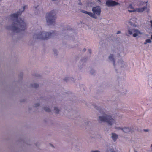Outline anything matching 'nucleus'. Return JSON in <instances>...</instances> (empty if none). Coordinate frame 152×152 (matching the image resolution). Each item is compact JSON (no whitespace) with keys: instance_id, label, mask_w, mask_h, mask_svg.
<instances>
[{"instance_id":"nucleus-12","label":"nucleus","mask_w":152,"mask_h":152,"mask_svg":"<svg viewBox=\"0 0 152 152\" xmlns=\"http://www.w3.org/2000/svg\"><path fill=\"white\" fill-rule=\"evenodd\" d=\"M111 137L114 141H115L118 138V136L115 133H112Z\"/></svg>"},{"instance_id":"nucleus-25","label":"nucleus","mask_w":152,"mask_h":152,"mask_svg":"<svg viewBox=\"0 0 152 152\" xmlns=\"http://www.w3.org/2000/svg\"><path fill=\"white\" fill-rule=\"evenodd\" d=\"M150 23H151V26L152 27V20H151Z\"/></svg>"},{"instance_id":"nucleus-34","label":"nucleus","mask_w":152,"mask_h":152,"mask_svg":"<svg viewBox=\"0 0 152 152\" xmlns=\"http://www.w3.org/2000/svg\"><path fill=\"white\" fill-rule=\"evenodd\" d=\"M134 152H137V151H135Z\"/></svg>"},{"instance_id":"nucleus-17","label":"nucleus","mask_w":152,"mask_h":152,"mask_svg":"<svg viewBox=\"0 0 152 152\" xmlns=\"http://www.w3.org/2000/svg\"><path fill=\"white\" fill-rule=\"evenodd\" d=\"M113 150V151H114V150L113 148H110L109 149H107L106 150L105 152H112V151Z\"/></svg>"},{"instance_id":"nucleus-23","label":"nucleus","mask_w":152,"mask_h":152,"mask_svg":"<svg viewBox=\"0 0 152 152\" xmlns=\"http://www.w3.org/2000/svg\"><path fill=\"white\" fill-rule=\"evenodd\" d=\"M78 4L80 5H81L82 4V3L80 1H78Z\"/></svg>"},{"instance_id":"nucleus-3","label":"nucleus","mask_w":152,"mask_h":152,"mask_svg":"<svg viewBox=\"0 0 152 152\" xmlns=\"http://www.w3.org/2000/svg\"><path fill=\"white\" fill-rule=\"evenodd\" d=\"M98 121L99 123L106 122L110 126L113 125L115 122L111 116L104 113L99 117Z\"/></svg>"},{"instance_id":"nucleus-4","label":"nucleus","mask_w":152,"mask_h":152,"mask_svg":"<svg viewBox=\"0 0 152 152\" xmlns=\"http://www.w3.org/2000/svg\"><path fill=\"white\" fill-rule=\"evenodd\" d=\"M148 2L147 1H144L143 2L142 1H140L138 6H143L144 7L142 8H137L136 9H135L132 4H130L129 7V8L130 9V10H128L130 12H142L147 9Z\"/></svg>"},{"instance_id":"nucleus-31","label":"nucleus","mask_w":152,"mask_h":152,"mask_svg":"<svg viewBox=\"0 0 152 152\" xmlns=\"http://www.w3.org/2000/svg\"><path fill=\"white\" fill-rule=\"evenodd\" d=\"M98 107H96V109L97 110H98Z\"/></svg>"},{"instance_id":"nucleus-22","label":"nucleus","mask_w":152,"mask_h":152,"mask_svg":"<svg viewBox=\"0 0 152 152\" xmlns=\"http://www.w3.org/2000/svg\"><path fill=\"white\" fill-rule=\"evenodd\" d=\"M91 152H100V151L98 150H92L91 151Z\"/></svg>"},{"instance_id":"nucleus-19","label":"nucleus","mask_w":152,"mask_h":152,"mask_svg":"<svg viewBox=\"0 0 152 152\" xmlns=\"http://www.w3.org/2000/svg\"><path fill=\"white\" fill-rule=\"evenodd\" d=\"M40 104H39V103H37L36 104H34V107H37L39 106Z\"/></svg>"},{"instance_id":"nucleus-16","label":"nucleus","mask_w":152,"mask_h":152,"mask_svg":"<svg viewBox=\"0 0 152 152\" xmlns=\"http://www.w3.org/2000/svg\"><path fill=\"white\" fill-rule=\"evenodd\" d=\"M44 110L46 112H49L51 111L50 109L47 107H44L43 108Z\"/></svg>"},{"instance_id":"nucleus-14","label":"nucleus","mask_w":152,"mask_h":152,"mask_svg":"<svg viewBox=\"0 0 152 152\" xmlns=\"http://www.w3.org/2000/svg\"><path fill=\"white\" fill-rule=\"evenodd\" d=\"M131 132V129L129 128H126L124 127V132Z\"/></svg>"},{"instance_id":"nucleus-24","label":"nucleus","mask_w":152,"mask_h":152,"mask_svg":"<svg viewBox=\"0 0 152 152\" xmlns=\"http://www.w3.org/2000/svg\"><path fill=\"white\" fill-rule=\"evenodd\" d=\"M86 51V49L85 48H84L82 50V52L84 53Z\"/></svg>"},{"instance_id":"nucleus-11","label":"nucleus","mask_w":152,"mask_h":152,"mask_svg":"<svg viewBox=\"0 0 152 152\" xmlns=\"http://www.w3.org/2000/svg\"><path fill=\"white\" fill-rule=\"evenodd\" d=\"M108 59L110 61L113 63L114 67L115 68V61L113 55L110 54L108 57Z\"/></svg>"},{"instance_id":"nucleus-15","label":"nucleus","mask_w":152,"mask_h":152,"mask_svg":"<svg viewBox=\"0 0 152 152\" xmlns=\"http://www.w3.org/2000/svg\"><path fill=\"white\" fill-rule=\"evenodd\" d=\"M54 110L55 111V113L57 114H58L59 113L60 110L58 109V108L55 107L54 108Z\"/></svg>"},{"instance_id":"nucleus-26","label":"nucleus","mask_w":152,"mask_h":152,"mask_svg":"<svg viewBox=\"0 0 152 152\" xmlns=\"http://www.w3.org/2000/svg\"><path fill=\"white\" fill-rule=\"evenodd\" d=\"M120 33H121V31H118L117 32V34H119Z\"/></svg>"},{"instance_id":"nucleus-21","label":"nucleus","mask_w":152,"mask_h":152,"mask_svg":"<svg viewBox=\"0 0 152 152\" xmlns=\"http://www.w3.org/2000/svg\"><path fill=\"white\" fill-rule=\"evenodd\" d=\"M53 51L54 54L55 56H56L57 55V50H53Z\"/></svg>"},{"instance_id":"nucleus-30","label":"nucleus","mask_w":152,"mask_h":152,"mask_svg":"<svg viewBox=\"0 0 152 152\" xmlns=\"http://www.w3.org/2000/svg\"><path fill=\"white\" fill-rule=\"evenodd\" d=\"M151 39H152V35H151Z\"/></svg>"},{"instance_id":"nucleus-7","label":"nucleus","mask_w":152,"mask_h":152,"mask_svg":"<svg viewBox=\"0 0 152 152\" xmlns=\"http://www.w3.org/2000/svg\"><path fill=\"white\" fill-rule=\"evenodd\" d=\"M92 11L94 15L99 16L101 12V9L100 6H96L92 8Z\"/></svg>"},{"instance_id":"nucleus-10","label":"nucleus","mask_w":152,"mask_h":152,"mask_svg":"<svg viewBox=\"0 0 152 152\" xmlns=\"http://www.w3.org/2000/svg\"><path fill=\"white\" fill-rule=\"evenodd\" d=\"M81 12L83 13L88 15L90 16L93 18L94 19H96L97 18V17L96 16V15H94L91 12H87L84 10H82L81 11Z\"/></svg>"},{"instance_id":"nucleus-33","label":"nucleus","mask_w":152,"mask_h":152,"mask_svg":"<svg viewBox=\"0 0 152 152\" xmlns=\"http://www.w3.org/2000/svg\"><path fill=\"white\" fill-rule=\"evenodd\" d=\"M151 147L152 148V144H151Z\"/></svg>"},{"instance_id":"nucleus-27","label":"nucleus","mask_w":152,"mask_h":152,"mask_svg":"<svg viewBox=\"0 0 152 152\" xmlns=\"http://www.w3.org/2000/svg\"><path fill=\"white\" fill-rule=\"evenodd\" d=\"M88 51H89V53H91V49H89L88 50Z\"/></svg>"},{"instance_id":"nucleus-5","label":"nucleus","mask_w":152,"mask_h":152,"mask_svg":"<svg viewBox=\"0 0 152 152\" xmlns=\"http://www.w3.org/2000/svg\"><path fill=\"white\" fill-rule=\"evenodd\" d=\"M46 19L48 25H50L55 22L56 18V13L55 11L53 10L49 13H47L46 15Z\"/></svg>"},{"instance_id":"nucleus-28","label":"nucleus","mask_w":152,"mask_h":152,"mask_svg":"<svg viewBox=\"0 0 152 152\" xmlns=\"http://www.w3.org/2000/svg\"><path fill=\"white\" fill-rule=\"evenodd\" d=\"M97 1H98L99 2V3H101V1L100 0H97Z\"/></svg>"},{"instance_id":"nucleus-8","label":"nucleus","mask_w":152,"mask_h":152,"mask_svg":"<svg viewBox=\"0 0 152 152\" xmlns=\"http://www.w3.org/2000/svg\"><path fill=\"white\" fill-rule=\"evenodd\" d=\"M106 4L108 7L113 6L119 4L118 2L112 0H108L106 2Z\"/></svg>"},{"instance_id":"nucleus-13","label":"nucleus","mask_w":152,"mask_h":152,"mask_svg":"<svg viewBox=\"0 0 152 152\" xmlns=\"http://www.w3.org/2000/svg\"><path fill=\"white\" fill-rule=\"evenodd\" d=\"M31 86L32 87L37 88L39 87V85L37 84L32 83L31 84Z\"/></svg>"},{"instance_id":"nucleus-2","label":"nucleus","mask_w":152,"mask_h":152,"mask_svg":"<svg viewBox=\"0 0 152 152\" xmlns=\"http://www.w3.org/2000/svg\"><path fill=\"white\" fill-rule=\"evenodd\" d=\"M56 31H53L50 32H46L41 31L35 34L33 36V38L35 39L47 40L51 37L56 35Z\"/></svg>"},{"instance_id":"nucleus-20","label":"nucleus","mask_w":152,"mask_h":152,"mask_svg":"<svg viewBox=\"0 0 152 152\" xmlns=\"http://www.w3.org/2000/svg\"><path fill=\"white\" fill-rule=\"evenodd\" d=\"M90 72L92 75H93L94 73V70L93 69H91Z\"/></svg>"},{"instance_id":"nucleus-1","label":"nucleus","mask_w":152,"mask_h":152,"mask_svg":"<svg viewBox=\"0 0 152 152\" xmlns=\"http://www.w3.org/2000/svg\"><path fill=\"white\" fill-rule=\"evenodd\" d=\"M26 6L21 8L17 13L11 14L9 17L10 20L12 21L11 26H7V29L11 30L14 33H18L22 31H24L26 28V24L20 18L18 19L19 15L24 11Z\"/></svg>"},{"instance_id":"nucleus-18","label":"nucleus","mask_w":152,"mask_h":152,"mask_svg":"<svg viewBox=\"0 0 152 152\" xmlns=\"http://www.w3.org/2000/svg\"><path fill=\"white\" fill-rule=\"evenodd\" d=\"M151 41L150 39H147L145 42L144 43V44L145 45L147 44V43H150L151 42Z\"/></svg>"},{"instance_id":"nucleus-6","label":"nucleus","mask_w":152,"mask_h":152,"mask_svg":"<svg viewBox=\"0 0 152 152\" xmlns=\"http://www.w3.org/2000/svg\"><path fill=\"white\" fill-rule=\"evenodd\" d=\"M140 31L136 29H129L128 30L127 35L128 36L133 34V36L134 37H136L139 34H141Z\"/></svg>"},{"instance_id":"nucleus-32","label":"nucleus","mask_w":152,"mask_h":152,"mask_svg":"<svg viewBox=\"0 0 152 152\" xmlns=\"http://www.w3.org/2000/svg\"><path fill=\"white\" fill-rule=\"evenodd\" d=\"M149 9H148V12H149Z\"/></svg>"},{"instance_id":"nucleus-9","label":"nucleus","mask_w":152,"mask_h":152,"mask_svg":"<svg viewBox=\"0 0 152 152\" xmlns=\"http://www.w3.org/2000/svg\"><path fill=\"white\" fill-rule=\"evenodd\" d=\"M137 19L135 18H132L129 21L130 24L133 27H136L137 25L135 23H136Z\"/></svg>"},{"instance_id":"nucleus-29","label":"nucleus","mask_w":152,"mask_h":152,"mask_svg":"<svg viewBox=\"0 0 152 152\" xmlns=\"http://www.w3.org/2000/svg\"><path fill=\"white\" fill-rule=\"evenodd\" d=\"M144 131L145 132H148V129H146V130H144Z\"/></svg>"}]
</instances>
